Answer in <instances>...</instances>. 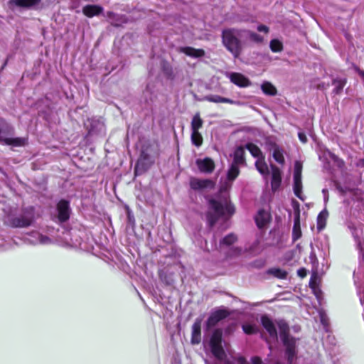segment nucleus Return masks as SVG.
<instances>
[{
  "label": "nucleus",
  "mask_w": 364,
  "mask_h": 364,
  "mask_svg": "<svg viewBox=\"0 0 364 364\" xmlns=\"http://www.w3.org/2000/svg\"><path fill=\"white\" fill-rule=\"evenodd\" d=\"M229 184L191 183V188L198 190L208 201L206 218L210 227L220 218L228 220L235 213V208L229 200Z\"/></svg>",
  "instance_id": "f257e3e1"
},
{
  "label": "nucleus",
  "mask_w": 364,
  "mask_h": 364,
  "mask_svg": "<svg viewBox=\"0 0 364 364\" xmlns=\"http://www.w3.org/2000/svg\"><path fill=\"white\" fill-rule=\"evenodd\" d=\"M222 43L225 48L233 55L238 58L243 50L244 36L242 29L235 28H225L222 31Z\"/></svg>",
  "instance_id": "f03ea898"
},
{
  "label": "nucleus",
  "mask_w": 364,
  "mask_h": 364,
  "mask_svg": "<svg viewBox=\"0 0 364 364\" xmlns=\"http://www.w3.org/2000/svg\"><path fill=\"white\" fill-rule=\"evenodd\" d=\"M157 156L158 146L156 143H149L144 145L140 158L136 164L135 175H141L149 168L154 163Z\"/></svg>",
  "instance_id": "7ed1b4c3"
},
{
  "label": "nucleus",
  "mask_w": 364,
  "mask_h": 364,
  "mask_svg": "<svg viewBox=\"0 0 364 364\" xmlns=\"http://www.w3.org/2000/svg\"><path fill=\"white\" fill-rule=\"evenodd\" d=\"M34 221V208L28 207L23 210V213L15 216L8 214L4 218V223L11 228H23L30 226Z\"/></svg>",
  "instance_id": "20e7f679"
},
{
  "label": "nucleus",
  "mask_w": 364,
  "mask_h": 364,
  "mask_svg": "<svg viewBox=\"0 0 364 364\" xmlns=\"http://www.w3.org/2000/svg\"><path fill=\"white\" fill-rule=\"evenodd\" d=\"M281 339L284 345L286 346V354L288 357L289 363H291L295 355V343L296 341L293 338H290L288 335L289 326L284 321L277 322Z\"/></svg>",
  "instance_id": "39448f33"
},
{
  "label": "nucleus",
  "mask_w": 364,
  "mask_h": 364,
  "mask_svg": "<svg viewBox=\"0 0 364 364\" xmlns=\"http://www.w3.org/2000/svg\"><path fill=\"white\" fill-rule=\"evenodd\" d=\"M14 132V128L8 124L3 118H0V141L6 145L16 147L24 146L27 144L28 139L26 137H6V134H11Z\"/></svg>",
  "instance_id": "423d86ee"
},
{
  "label": "nucleus",
  "mask_w": 364,
  "mask_h": 364,
  "mask_svg": "<svg viewBox=\"0 0 364 364\" xmlns=\"http://www.w3.org/2000/svg\"><path fill=\"white\" fill-rule=\"evenodd\" d=\"M222 331L216 329L213 331L210 341V346L212 353L219 360H223L225 353L222 346Z\"/></svg>",
  "instance_id": "0eeeda50"
},
{
  "label": "nucleus",
  "mask_w": 364,
  "mask_h": 364,
  "mask_svg": "<svg viewBox=\"0 0 364 364\" xmlns=\"http://www.w3.org/2000/svg\"><path fill=\"white\" fill-rule=\"evenodd\" d=\"M25 241L31 245H50L53 242L51 238L43 235L38 231H32L28 233L24 238Z\"/></svg>",
  "instance_id": "6e6552de"
},
{
  "label": "nucleus",
  "mask_w": 364,
  "mask_h": 364,
  "mask_svg": "<svg viewBox=\"0 0 364 364\" xmlns=\"http://www.w3.org/2000/svg\"><path fill=\"white\" fill-rule=\"evenodd\" d=\"M268 149L271 152L272 156L274 161L280 166H283L285 164L286 154L284 149L276 144L275 142L269 141L267 143Z\"/></svg>",
  "instance_id": "1a4fd4ad"
},
{
  "label": "nucleus",
  "mask_w": 364,
  "mask_h": 364,
  "mask_svg": "<svg viewBox=\"0 0 364 364\" xmlns=\"http://www.w3.org/2000/svg\"><path fill=\"white\" fill-rule=\"evenodd\" d=\"M56 211L59 222L63 223L67 221L70 218L71 212L68 201L65 200H60L57 204Z\"/></svg>",
  "instance_id": "9d476101"
},
{
  "label": "nucleus",
  "mask_w": 364,
  "mask_h": 364,
  "mask_svg": "<svg viewBox=\"0 0 364 364\" xmlns=\"http://www.w3.org/2000/svg\"><path fill=\"white\" fill-rule=\"evenodd\" d=\"M293 206L294 208V221L292 230V238L294 241L297 240L301 236V230L300 226V210L299 208V203L293 200Z\"/></svg>",
  "instance_id": "9b49d317"
},
{
  "label": "nucleus",
  "mask_w": 364,
  "mask_h": 364,
  "mask_svg": "<svg viewBox=\"0 0 364 364\" xmlns=\"http://www.w3.org/2000/svg\"><path fill=\"white\" fill-rule=\"evenodd\" d=\"M196 165L198 170L203 173H210L215 168V163L213 160L209 157L197 159Z\"/></svg>",
  "instance_id": "f8f14e48"
},
{
  "label": "nucleus",
  "mask_w": 364,
  "mask_h": 364,
  "mask_svg": "<svg viewBox=\"0 0 364 364\" xmlns=\"http://www.w3.org/2000/svg\"><path fill=\"white\" fill-rule=\"evenodd\" d=\"M319 159L328 164L332 163L340 169L344 167V161L328 150L323 151V154L319 156Z\"/></svg>",
  "instance_id": "ddd939ff"
},
{
  "label": "nucleus",
  "mask_w": 364,
  "mask_h": 364,
  "mask_svg": "<svg viewBox=\"0 0 364 364\" xmlns=\"http://www.w3.org/2000/svg\"><path fill=\"white\" fill-rule=\"evenodd\" d=\"M227 76L231 82L240 87H247L251 85V81L241 73H230Z\"/></svg>",
  "instance_id": "4468645a"
},
{
  "label": "nucleus",
  "mask_w": 364,
  "mask_h": 364,
  "mask_svg": "<svg viewBox=\"0 0 364 364\" xmlns=\"http://www.w3.org/2000/svg\"><path fill=\"white\" fill-rule=\"evenodd\" d=\"M227 315V312L224 310H217L212 312L205 323L206 330L208 331L214 327L220 321L225 318Z\"/></svg>",
  "instance_id": "2eb2a0df"
},
{
  "label": "nucleus",
  "mask_w": 364,
  "mask_h": 364,
  "mask_svg": "<svg viewBox=\"0 0 364 364\" xmlns=\"http://www.w3.org/2000/svg\"><path fill=\"white\" fill-rule=\"evenodd\" d=\"M261 323L269 333V337L276 341L277 339V331L274 323L266 315L262 316Z\"/></svg>",
  "instance_id": "dca6fc26"
},
{
  "label": "nucleus",
  "mask_w": 364,
  "mask_h": 364,
  "mask_svg": "<svg viewBox=\"0 0 364 364\" xmlns=\"http://www.w3.org/2000/svg\"><path fill=\"white\" fill-rule=\"evenodd\" d=\"M85 125L89 130L90 133H97L105 129L103 122L99 119H87V120L85 122Z\"/></svg>",
  "instance_id": "f3484780"
},
{
  "label": "nucleus",
  "mask_w": 364,
  "mask_h": 364,
  "mask_svg": "<svg viewBox=\"0 0 364 364\" xmlns=\"http://www.w3.org/2000/svg\"><path fill=\"white\" fill-rule=\"evenodd\" d=\"M270 219L269 213L263 209L259 210L255 217L256 225L259 229L265 228L269 223Z\"/></svg>",
  "instance_id": "a211bd4d"
},
{
  "label": "nucleus",
  "mask_w": 364,
  "mask_h": 364,
  "mask_svg": "<svg viewBox=\"0 0 364 364\" xmlns=\"http://www.w3.org/2000/svg\"><path fill=\"white\" fill-rule=\"evenodd\" d=\"M201 323L200 318L196 319L195 322L192 326L191 330V343L198 344L201 341Z\"/></svg>",
  "instance_id": "6ab92c4d"
},
{
  "label": "nucleus",
  "mask_w": 364,
  "mask_h": 364,
  "mask_svg": "<svg viewBox=\"0 0 364 364\" xmlns=\"http://www.w3.org/2000/svg\"><path fill=\"white\" fill-rule=\"evenodd\" d=\"M204 100L214 102V103H229L231 105H240L242 103L240 101H235L229 98L223 97L220 95H206L203 98Z\"/></svg>",
  "instance_id": "aec40b11"
},
{
  "label": "nucleus",
  "mask_w": 364,
  "mask_h": 364,
  "mask_svg": "<svg viewBox=\"0 0 364 364\" xmlns=\"http://www.w3.org/2000/svg\"><path fill=\"white\" fill-rule=\"evenodd\" d=\"M41 2V0H10L9 4L11 7L16 6L23 8H32L37 6Z\"/></svg>",
  "instance_id": "412c9836"
},
{
  "label": "nucleus",
  "mask_w": 364,
  "mask_h": 364,
  "mask_svg": "<svg viewBox=\"0 0 364 364\" xmlns=\"http://www.w3.org/2000/svg\"><path fill=\"white\" fill-rule=\"evenodd\" d=\"M242 33L244 36V42L245 44L249 41L255 43H262L264 41V38L262 36L250 30L242 29Z\"/></svg>",
  "instance_id": "4be33fe9"
},
{
  "label": "nucleus",
  "mask_w": 364,
  "mask_h": 364,
  "mask_svg": "<svg viewBox=\"0 0 364 364\" xmlns=\"http://www.w3.org/2000/svg\"><path fill=\"white\" fill-rule=\"evenodd\" d=\"M106 17L108 18L111 24L114 26H120L127 22L124 16L117 14L111 11L107 13Z\"/></svg>",
  "instance_id": "5701e85b"
},
{
  "label": "nucleus",
  "mask_w": 364,
  "mask_h": 364,
  "mask_svg": "<svg viewBox=\"0 0 364 364\" xmlns=\"http://www.w3.org/2000/svg\"><path fill=\"white\" fill-rule=\"evenodd\" d=\"M103 11V8L99 5H87L82 8V13L88 18L98 16Z\"/></svg>",
  "instance_id": "b1692460"
},
{
  "label": "nucleus",
  "mask_w": 364,
  "mask_h": 364,
  "mask_svg": "<svg viewBox=\"0 0 364 364\" xmlns=\"http://www.w3.org/2000/svg\"><path fill=\"white\" fill-rule=\"evenodd\" d=\"M178 50L186 55L195 58L203 57L205 55V51L203 49H196L189 46L181 47Z\"/></svg>",
  "instance_id": "393cba45"
},
{
  "label": "nucleus",
  "mask_w": 364,
  "mask_h": 364,
  "mask_svg": "<svg viewBox=\"0 0 364 364\" xmlns=\"http://www.w3.org/2000/svg\"><path fill=\"white\" fill-rule=\"evenodd\" d=\"M244 156V148L242 146L237 147L234 151L232 164H236L237 166L244 164L245 163Z\"/></svg>",
  "instance_id": "a878e982"
},
{
  "label": "nucleus",
  "mask_w": 364,
  "mask_h": 364,
  "mask_svg": "<svg viewBox=\"0 0 364 364\" xmlns=\"http://www.w3.org/2000/svg\"><path fill=\"white\" fill-rule=\"evenodd\" d=\"M237 240V237L233 234L230 233L225 237H224L220 242L219 249L222 250L225 247H229L231 245L234 244Z\"/></svg>",
  "instance_id": "bb28decb"
},
{
  "label": "nucleus",
  "mask_w": 364,
  "mask_h": 364,
  "mask_svg": "<svg viewBox=\"0 0 364 364\" xmlns=\"http://www.w3.org/2000/svg\"><path fill=\"white\" fill-rule=\"evenodd\" d=\"M303 165L299 161H296L294 164L293 180L294 182H301Z\"/></svg>",
  "instance_id": "cd10ccee"
},
{
  "label": "nucleus",
  "mask_w": 364,
  "mask_h": 364,
  "mask_svg": "<svg viewBox=\"0 0 364 364\" xmlns=\"http://www.w3.org/2000/svg\"><path fill=\"white\" fill-rule=\"evenodd\" d=\"M328 216V213L326 209L323 210L317 217V229L321 231L322 230L326 225V220Z\"/></svg>",
  "instance_id": "c85d7f7f"
},
{
  "label": "nucleus",
  "mask_w": 364,
  "mask_h": 364,
  "mask_svg": "<svg viewBox=\"0 0 364 364\" xmlns=\"http://www.w3.org/2000/svg\"><path fill=\"white\" fill-rule=\"evenodd\" d=\"M261 89L266 95L274 96L277 95L276 87L269 82H264L261 85Z\"/></svg>",
  "instance_id": "c756f323"
},
{
  "label": "nucleus",
  "mask_w": 364,
  "mask_h": 364,
  "mask_svg": "<svg viewBox=\"0 0 364 364\" xmlns=\"http://www.w3.org/2000/svg\"><path fill=\"white\" fill-rule=\"evenodd\" d=\"M255 166L257 171L263 176L269 174V168L267 164L264 162L263 159H258L255 162Z\"/></svg>",
  "instance_id": "7c9ffc66"
},
{
  "label": "nucleus",
  "mask_w": 364,
  "mask_h": 364,
  "mask_svg": "<svg viewBox=\"0 0 364 364\" xmlns=\"http://www.w3.org/2000/svg\"><path fill=\"white\" fill-rule=\"evenodd\" d=\"M246 149L251 153V154L256 158L262 159V154L259 148L252 143H248L245 146Z\"/></svg>",
  "instance_id": "2f4dec72"
},
{
  "label": "nucleus",
  "mask_w": 364,
  "mask_h": 364,
  "mask_svg": "<svg viewBox=\"0 0 364 364\" xmlns=\"http://www.w3.org/2000/svg\"><path fill=\"white\" fill-rule=\"evenodd\" d=\"M267 273L278 279H286L287 276V272L280 268H271L267 271Z\"/></svg>",
  "instance_id": "473e14b6"
},
{
  "label": "nucleus",
  "mask_w": 364,
  "mask_h": 364,
  "mask_svg": "<svg viewBox=\"0 0 364 364\" xmlns=\"http://www.w3.org/2000/svg\"><path fill=\"white\" fill-rule=\"evenodd\" d=\"M346 84V79H336L333 82V85H334L333 92L336 95H338L343 90L345 85Z\"/></svg>",
  "instance_id": "72a5a7b5"
},
{
  "label": "nucleus",
  "mask_w": 364,
  "mask_h": 364,
  "mask_svg": "<svg viewBox=\"0 0 364 364\" xmlns=\"http://www.w3.org/2000/svg\"><path fill=\"white\" fill-rule=\"evenodd\" d=\"M269 48L274 53H279L283 50V43L278 39H272L269 42Z\"/></svg>",
  "instance_id": "f704fd0d"
},
{
  "label": "nucleus",
  "mask_w": 364,
  "mask_h": 364,
  "mask_svg": "<svg viewBox=\"0 0 364 364\" xmlns=\"http://www.w3.org/2000/svg\"><path fill=\"white\" fill-rule=\"evenodd\" d=\"M239 173H240L239 166L232 164V165H231L230 168H229L228 173H227L228 179L229 181L235 180L237 178V176H238Z\"/></svg>",
  "instance_id": "c9c22d12"
},
{
  "label": "nucleus",
  "mask_w": 364,
  "mask_h": 364,
  "mask_svg": "<svg viewBox=\"0 0 364 364\" xmlns=\"http://www.w3.org/2000/svg\"><path fill=\"white\" fill-rule=\"evenodd\" d=\"M203 125V120L200 117L199 114L193 116L191 122V131H198Z\"/></svg>",
  "instance_id": "e433bc0d"
},
{
  "label": "nucleus",
  "mask_w": 364,
  "mask_h": 364,
  "mask_svg": "<svg viewBox=\"0 0 364 364\" xmlns=\"http://www.w3.org/2000/svg\"><path fill=\"white\" fill-rule=\"evenodd\" d=\"M273 182H281L282 171L274 165H271Z\"/></svg>",
  "instance_id": "4c0bfd02"
},
{
  "label": "nucleus",
  "mask_w": 364,
  "mask_h": 364,
  "mask_svg": "<svg viewBox=\"0 0 364 364\" xmlns=\"http://www.w3.org/2000/svg\"><path fill=\"white\" fill-rule=\"evenodd\" d=\"M191 141L196 146H200L202 144L203 138L198 131H192Z\"/></svg>",
  "instance_id": "58836bf2"
},
{
  "label": "nucleus",
  "mask_w": 364,
  "mask_h": 364,
  "mask_svg": "<svg viewBox=\"0 0 364 364\" xmlns=\"http://www.w3.org/2000/svg\"><path fill=\"white\" fill-rule=\"evenodd\" d=\"M242 329L247 334H254L258 331L257 327L255 325L250 323H245L242 325Z\"/></svg>",
  "instance_id": "ea45409f"
},
{
  "label": "nucleus",
  "mask_w": 364,
  "mask_h": 364,
  "mask_svg": "<svg viewBox=\"0 0 364 364\" xmlns=\"http://www.w3.org/2000/svg\"><path fill=\"white\" fill-rule=\"evenodd\" d=\"M302 183H294V194L301 200H305V196L302 193Z\"/></svg>",
  "instance_id": "a19ab883"
},
{
  "label": "nucleus",
  "mask_w": 364,
  "mask_h": 364,
  "mask_svg": "<svg viewBox=\"0 0 364 364\" xmlns=\"http://www.w3.org/2000/svg\"><path fill=\"white\" fill-rule=\"evenodd\" d=\"M355 240L359 250L360 257H362L363 259H364V242L357 236H355Z\"/></svg>",
  "instance_id": "79ce46f5"
},
{
  "label": "nucleus",
  "mask_w": 364,
  "mask_h": 364,
  "mask_svg": "<svg viewBox=\"0 0 364 364\" xmlns=\"http://www.w3.org/2000/svg\"><path fill=\"white\" fill-rule=\"evenodd\" d=\"M242 252V249L238 247H233L231 250L230 255L231 256H237L241 255Z\"/></svg>",
  "instance_id": "37998d69"
},
{
  "label": "nucleus",
  "mask_w": 364,
  "mask_h": 364,
  "mask_svg": "<svg viewBox=\"0 0 364 364\" xmlns=\"http://www.w3.org/2000/svg\"><path fill=\"white\" fill-rule=\"evenodd\" d=\"M346 184L347 183H336V188L341 193H346L347 192Z\"/></svg>",
  "instance_id": "c03bdc74"
},
{
  "label": "nucleus",
  "mask_w": 364,
  "mask_h": 364,
  "mask_svg": "<svg viewBox=\"0 0 364 364\" xmlns=\"http://www.w3.org/2000/svg\"><path fill=\"white\" fill-rule=\"evenodd\" d=\"M257 31L267 33L269 32V28L265 25H259L257 26Z\"/></svg>",
  "instance_id": "a18cd8bd"
},
{
  "label": "nucleus",
  "mask_w": 364,
  "mask_h": 364,
  "mask_svg": "<svg viewBox=\"0 0 364 364\" xmlns=\"http://www.w3.org/2000/svg\"><path fill=\"white\" fill-rule=\"evenodd\" d=\"M251 362L252 364H262V360L261 359V358L258 357V356H254L251 358Z\"/></svg>",
  "instance_id": "49530a36"
},
{
  "label": "nucleus",
  "mask_w": 364,
  "mask_h": 364,
  "mask_svg": "<svg viewBox=\"0 0 364 364\" xmlns=\"http://www.w3.org/2000/svg\"><path fill=\"white\" fill-rule=\"evenodd\" d=\"M299 138L303 143H306L307 141L306 136L304 133H299Z\"/></svg>",
  "instance_id": "de8ad7c7"
},
{
  "label": "nucleus",
  "mask_w": 364,
  "mask_h": 364,
  "mask_svg": "<svg viewBox=\"0 0 364 364\" xmlns=\"http://www.w3.org/2000/svg\"><path fill=\"white\" fill-rule=\"evenodd\" d=\"M322 192L323 193L324 200H325V202H326L328 200V192L326 189H323Z\"/></svg>",
  "instance_id": "09e8293b"
},
{
  "label": "nucleus",
  "mask_w": 364,
  "mask_h": 364,
  "mask_svg": "<svg viewBox=\"0 0 364 364\" xmlns=\"http://www.w3.org/2000/svg\"><path fill=\"white\" fill-rule=\"evenodd\" d=\"M359 296H360V304L364 306V293L363 294H359Z\"/></svg>",
  "instance_id": "8fccbe9b"
},
{
  "label": "nucleus",
  "mask_w": 364,
  "mask_h": 364,
  "mask_svg": "<svg viewBox=\"0 0 364 364\" xmlns=\"http://www.w3.org/2000/svg\"><path fill=\"white\" fill-rule=\"evenodd\" d=\"M321 321L323 324L325 323V319L323 314L321 315Z\"/></svg>",
  "instance_id": "3c124183"
},
{
  "label": "nucleus",
  "mask_w": 364,
  "mask_h": 364,
  "mask_svg": "<svg viewBox=\"0 0 364 364\" xmlns=\"http://www.w3.org/2000/svg\"><path fill=\"white\" fill-rule=\"evenodd\" d=\"M324 167H325L326 168H328V165H326V164H325V165H324Z\"/></svg>",
  "instance_id": "603ef678"
},
{
  "label": "nucleus",
  "mask_w": 364,
  "mask_h": 364,
  "mask_svg": "<svg viewBox=\"0 0 364 364\" xmlns=\"http://www.w3.org/2000/svg\"><path fill=\"white\" fill-rule=\"evenodd\" d=\"M203 182H205V183H208V182H210L209 181H203Z\"/></svg>",
  "instance_id": "864d4df0"
}]
</instances>
